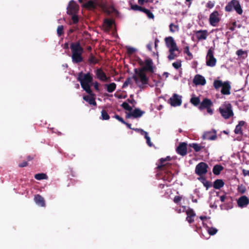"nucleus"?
Returning <instances> with one entry per match:
<instances>
[{"label": "nucleus", "instance_id": "37998d69", "mask_svg": "<svg viewBox=\"0 0 249 249\" xmlns=\"http://www.w3.org/2000/svg\"><path fill=\"white\" fill-rule=\"evenodd\" d=\"M207 231L210 235H213L217 233L218 230L214 227H208Z\"/></svg>", "mask_w": 249, "mask_h": 249}, {"label": "nucleus", "instance_id": "412c9836", "mask_svg": "<svg viewBox=\"0 0 249 249\" xmlns=\"http://www.w3.org/2000/svg\"><path fill=\"white\" fill-rule=\"evenodd\" d=\"M203 137L204 139L209 140H214L216 139L217 136L215 130H213V134L212 132L209 131L204 133Z\"/></svg>", "mask_w": 249, "mask_h": 249}, {"label": "nucleus", "instance_id": "5701e85b", "mask_svg": "<svg viewBox=\"0 0 249 249\" xmlns=\"http://www.w3.org/2000/svg\"><path fill=\"white\" fill-rule=\"evenodd\" d=\"M231 86L228 82H224L222 87L221 93L224 95H228L230 93Z\"/></svg>", "mask_w": 249, "mask_h": 249}, {"label": "nucleus", "instance_id": "49530a36", "mask_svg": "<svg viewBox=\"0 0 249 249\" xmlns=\"http://www.w3.org/2000/svg\"><path fill=\"white\" fill-rule=\"evenodd\" d=\"M63 29V26L60 25L58 26L57 29V33L59 36H60L64 34Z\"/></svg>", "mask_w": 249, "mask_h": 249}, {"label": "nucleus", "instance_id": "ea45409f", "mask_svg": "<svg viewBox=\"0 0 249 249\" xmlns=\"http://www.w3.org/2000/svg\"><path fill=\"white\" fill-rule=\"evenodd\" d=\"M233 8V0L230 1L227 5L225 6V9L227 12H231Z\"/></svg>", "mask_w": 249, "mask_h": 249}, {"label": "nucleus", "instance_id": "c756f323", "mask_svg": "<svg viewBox=\"0 0 249 249\" xmlns=\"http://www.w3.org/2000/svg\"><path fill=\"white\" fill-rule=\"evenodd\" d=\"M223 167L219 164H216L213 166V173L215 175L220 174L221 171L223 170Z\"/></svg>", "mask_w": 249, "mask_h": 249}, {"label": "nucleus", "instance_id": "cd10ccee", "mask_svg": "<svg viewBox=\"0 0 249 249\" xmlns=\"http://www.w3.org/2000/svg\"><path fill=\"white\" fill-rule=\"evenodd\" d=\"M190 103L195 107H199L200 104V100L199 97H196L193 94L190 99Z\"/></svg>", "mask_w": 249, "mask_h": 249}, {"label": "nucleus", "instance_id": "4d7b16f0", "mask_svg": "<svg viewBox=\"0 0 249 249\" xmlns=\"http://www.w3.org/2000/svg\"><path fill=\"white\" fill-rule=\"evenodd\" d=\"M135 130L138 132H140L142 135H144V136L146 135V134L147 133V132L144 131L143 129H142L137 128L135 129Z\"/></svg>", "mask_w": 249, "mask_h": 249}, {"label": "nucleus", "instance_id": "bf43d9fd", "mask_svg": "<svg viewBox=\"0 0 249 249\" xmlns=\"http://www.w3.org/2000/svg\"><path fill=\"white\" fill-rule=\"evenodd\" d=\"M173 66L176 69H178L181 66V63H172Z\"/></svg>", "mask_w": 249, "mask_h": 249}, {"label": "nucleus", "instance_id": "f03ea898", "mask_svg": "<svg viewBox=\"0 0 249 249\" xmlns=\"http://www.w3.org/2000/svg\"><path fill=\"white\" fill-rule=\"evenodd\" d=\"M70 49L73 62H81L83 61L82 54L84 51L79 41L72 42L70 45Z\"/></svg>", "mask_w": 249, "mask_h": 249}, {"label": "nucleus", "instance_id": "ddd939ff", "mask_svg": "<svg viewBox=\"0 0 249 249\" xmlns=\"http://www.w3.org/2000/svg\"><path fill=\"white\" fill-rule=\"evenodd\" d=\"M176 152L178 154L182 156H185L187 152V144L185 142L179 143L176 148Z\"/></svg>", "mask_w": 249, "mask_h": 249}, {"label": "nucleus", "instance_id": "69168bd1", "mask_svg": "<svg viewBox=\"0 0 249 249\" xmlns=\"http://www.w3.org/2000/svg\"><path fill=\"white\" fill-rule=\"evenodd\" d=\"M242 172H243V174L244 176H249V170H247L246 169H243L242 170Z\"/></svg>", "mask_w": 249, "mask_h": 249}, {"label": "nucleus", "instance_id": "c03bdc74", "mask_svg": "<svg viewBox=\"0 0 249 249\" xmlns=\"http://www.w3.org/2000/svg\"><path fill=\"white\" fill-rule=\"evenodd\" d=\"M131 9L134 11H140L141 12L142 11L143 7L139 6L137 4H131Z\"/></svg>", "mask_w": 249, "mask_h": 249}, {"label": "nucleus", "instance_id": "3c124183", "mask_svg": "<svg viewBox=\"0 0 249 249\" xmlns=\"http://www.w3.org/2000/svg\"><path fill=\"white\" fill-rule=\"evenodd\" d=\"M132 80L130 77H128L124 83L123 85V88H125L128 86V85L130 84L131 83Z\"/></svg>", "mask_w": 249, "mask_h": 249}, {"label": "nucleus", "instance_id": "a19ab883", "mask_svg": "<svg viewBox=\"0 0 249 249\" xmlns=\"http://www.w3.org/2000/svg\"><path fill=\"white\" fill-rule=\"evenodd\" d=\"M166 161L165 160V158H161L160 160V164L158 165L157 166V169L159 170H163V168L166 165V164H165L164 162Z\"/></svg>", "mask_w": 249, "mask_h": 249}, {"label": "nucleus", "instance_id": "a878e982", "mask_svg": "<svg viewBox=\"0 0 249 249\" xmlns=\"http://www.w3.org/2000/svg\"><path fill=\"white\" fill-rule=\"evenodd\" d=\"M224 185V182L222 179H217L213 184V187L215 189H220Z\"/></svg>", "mask_w": 249, "mask_h": 249}, {"label": "nucleus", "instance_id": "09e8293b", "mask_svg": "<svg viewBox=\"0 0 249 249\" xmlns=\"http://www.w3.org/2000/svg\"><path fill=\"white\" fill-rule=\"evenodd\" d=\"M71 20L73 24H77L79 21V18L77 14L71 15Z\"/></svg>", "mask_w": 249, "mask_h": 249}, {"label": "nucleus", "instance_id": "5fc2aeb1", "mask_svg": "<svg viewBox=\"0 0 249 249\" xmlns=\"http://www.w3.org/2000/svg\"><path fill=\"white\" fill-rule=\"evenodd\" d=\"M114 118H116L117 120H118L120 122H121L122 123H123V124L125 123V121H124L123 118H122L121 117H120L119 115H118L117 114H115L114 115Z\"/></svg>", "mask_w": 249, "mask_h": 249}, {"label": "nucleus", "instance_id": "f257e3e1", "mask_svg": "<svg viewBox=\"0 0 249 249\" xmlns=\"http://www.w3.org/2000/svg\"><path fill=\"white\" fill-rule=\"evenodd\" d=\"M77 80L80 83L82 89L89 95H94L90 89V84L92 82L93 77L89 73H84L82 72L78 74Z\"/></svg>", "mask_w": 249, "mask_h": 249}, {"label": "nucleus", "instance_id": "20e7f679", "mask_svg": "<svg viewBox=\"0 0 249 249\" xmlns=\"http://www.w3.org/2000/svg\"><path fill=\"white\" fill-rule=\"evenodd\" d=\"M127 55L132 62H152L150 58H147L142 60L140 56L137 53V50L133 47H127Z\"/></svg>", "mask_w": 249, "mask_h": 249}, {"label": "nucleus", "instance_id": "de8ad7c7", "mask_svg": "<svg viewBox=\"0 0 249 249\" xmlns=\"http://www.w3.org/2000/svg\"><path fill=\"white\" fill-rule=\"evenodd\" d=\"M169 28L170 31L171 32L174 33L175 31V30H176L177 31L178 30V26L174 25L173 23H171L169 25Z\"/></svg>", "mask_w": 249, "mask_h": 249}, {"label": "nucleus", "instance_id": "b1692460", "mask_svg": "<svg viewBox=\"0 0 249 249\" xmlns=\"http://www.w3.org/2000/svg\"><path fill=\"white\" fill-rule=\"evenodd\" d=\"M206 62H216V59L214 57L213 51L209 49L206 56Z\"/></svg>", "mask_w": 249, "mask_h": 249}, {"label": "nucleus", "instance_id": "6e6552de", "mask_svg": "<svg viewBox=\"0 0 249 249\" xmlns=\"http://www.w3.org/2000/svg\"><path fill=\"white\" fill-rule=\"evenodd\" d=\"M221 19L220 14L217 11H214L209 17V21L211 25L215 27L217 26Z\"/></svg>", "mask_w": 249, "mask_h": 249}, {"label": "nucleus", "instance_id": "13d9d810", "mask_svg": "<svg viewBox=\"0 0 249 249\" xmlns=\"http://www.w3.org/2000/svg\"><path fill=\"white\" fill-rule=\"evenodd\" d=\"M28 163L27 161H24L22 163L19 164L18 166L20 167H26L28 165Z\"/></svg>", "mask_w": 249, "mask_h": 249}, {"label": "nucleus", "instance_id": "dca6fc26", "mask_svg": "<svg viewBox=\"0 0 249 249\" xmlns=\"http://www.w3.org/2000/svg\"><path fill=\"white\" fill-rule=\"evenodd\" d=\"M237 203L240 208L246 207L249 204V199L246 196H242L237 200Z\"/></svg>", "mask_w": 249, "mask_h": 249}, {"label": "nucleus", "instance_id": "603ef678", "mask_svg": "<svg viewBox=\"0 0 249 249\" xmlns=\"http://www.w3.org/2000/svg\"><path fill=\"white\" fill-rule=\"evenodd\" d=\"M181 199H182L181 196H176L174 197L173 201L175 203L178 204V203L180 202V201H181Z\"/></svg>", "mask_w": 249, "mask_h": 249}, {"label": "nucleus", "instance_id": "1a4fd4ad", "mask_svg": "<svg viewBox=\"0 0 249 249\" xmlns=\"http://www.w3.org/2000/svg\"><path fill=\"white\" fill-rule=\"evenodd\" d=\"M208 168V165L207 163L204 162H201L196 165L195 169V173L199 176H203L207 173Z\"/></svg>", "mask_w": 249, "mask_h": 249}, {"label": "nucleus", "instance_id": "4c0bfd02", "mask_svg": "<svg viewBox=\"0 0 249 249\" xmlns=\"http://www.w3.org/2000/svg\"><path fill=\"white\" fill-rule=\"evenodd\" d=\"M110 118L109 115L108 114L107 111L103 109L101 111V119L103 120H108Z\"/></svg>", "mask_w": 249, "mask_h": 249}, {"label": "nucleus", "instance_id": "0eeeda50", "mask_svg": "<svg viewBox=\"0 0 249 249\" xmlns=\"http://www.w3.org/2000/svg\"><path fill=\"white\" fill-rule=\"evenodd\" d=\"M213 106V103L212 101L210 99L205 98L200 103V106L198 107V109L200 110L206 109L207 112L212 115L213 113V110L212 109Z\"/></svg>", "mask_w": 249, "mask_h": 249}, {"label": "nucleus", "instance_id": "39448f33", "mask_svg": "<svg viewBox=\"0 0 249 249\" xmlns=\"http://www.w3.org/2000/svg\"><path fill=\"white\" fill-rule=\"evenodd\" d=\"M135 74L133 76V78L136 83H138L139 80L142 85H146L148 84L149 78L147 76L146 74L141 71L140 69H135Z\"/></svg>", "mask_w": 249, "mask_h": 249}, {"label": "nucleus", "instance_id": "f704fd0d", "mask_svg": "<svg viewBox=\"0 0 249 249\" xmlns=\"http://www.w3.org/2000/svg\"><path fill=\"white\" fill-rule=\"evenodd\" d=\"M234 10L239 15H241L243 13V10L241 8L240 5L237 1L234 0Z\"/></svg>", "mask_w": 249, "mask_h": 249}, {"label": "nucleus", "instance_id": "e2e57ef3", "mask_svg": "<svg viewBox=\"0 0 249 249\" xmlns=\"http://www.w3.org/2000/svg\"><path fill=\"white\" fill-rule=\"evenodd\" d=\"M94 84V87L95 88V89L98 91L99 90V83L97 82H95L93 83Z\"/></svg>", "mask_w": 249, "mask_h": 249}, {"label": "nucleus", "instance_id": "c9c22d12", "mask_svg": "<svg viewBox=\"0 0 249 249\" xmlns=\"http://www.w3.org/2000/svg\"><path fill=\"white\" fill-rule=\"evenodd\" d=\"M107 90L108 92H112L113 91L115 90L116 85V84L114 83H111L109 84H107Z\"/></svg>", "mask_w": 249, "mask_h": 249}, {"label": "nucleus", "instance_id": "680f3d73", "mask_svg": "<svg viewBox=\"0 0 249 249\" xmlns=\"http://www.w3.org/2000/svg\"><path fill=\"white\" fill-rule=\"evenodd\" d=\"M227 197H230L228 196H220V200L222 202H224L225 201L226 202Z\"/></svg>", "mask_w": 249, "mask_h": 249}, {"label": "nucleus", "instance_id": "774afa93", "mask_svg": "<svg viewBox=\"0 0 249 249\" xmlns=\"http://www.w3.org/2000/svg\"><path fill=\"white\" fill-rule=\"evenodd\" d=\"M63 48L65 50H68L69 48L68 42H66L64 44Z\"/></svg>", "mask_w": 249, "mask_h": 249}, {"label": "nucleus", "instance_id": "79ce46f5", "mask_svg": "<svg viewBox=\"0 0 249 249\" xmlns=\"http://www.w3.org/2000/svg\"><path fill=\"white\" fill-rule=\"evenodd\" d=\"M223 85L224 83L220 80H216L213 82V86L216 89H218L221 87L222 88Z\"/></svg>", "mask_w": 249, "mask_h": 249}, {"label": "nucleus", "instance_id": "9d476101", "mask_svg": "<svg viewBox=\"0 0 249 249\" xmlns=\"http://www.w3.org/2000/svg\"><path fill=\"white\" fill-rule=\"evenodd\" d=\"M141 64H144L141 65L139 68L141 71L144 72L147 75H151L156 70V67L153 65V63H140Z\"/></svg>", "mask_w": 249, "mask_h": 249}, {"label": "nucleus", "instance_id": "7c9ffc66", "mask_svg": "<svg viewBox=\"0 0 249 249\" xmlns=\"http://www.w3.org/2000/svg\"><path fill=\"white\" fill-rule=\"evenodd\" d=\"M114 22L113 20L110 19H105L104 20V24L105 26L108 29H111L113 26Z\"/></svg>", "mask_w": 249, "mask_h": 249}, {"label": "nucleus", "instance_id": "aec40b11", "mask_svg": "<svg viewBox=\"0 0 249 249\" xmlns=\"http://www.w3.org/2000/svg\"><path fill=\"white\" fill-rule=\"evenodd\" d=\"M221 207L222 209L226 210L232 209L233 207L232 197H227V201L224 204L221 205Z\"/></svg>", "mask_w": 249, "mask_h": 249}, {"label": "nucleus", "instance_id": "f8f14e48", "mask_svg": "<svg viewBox=\"0 0 249 249\" xmlns=\"http://www.w3.org/2000/svg\"><path fill=\"white\" fill-rule=\"evenodd\" d=\"M169 103L173 107L179 106L182 103L181 96L174 93L169 99Z\"/></svg>", "mask_w": 249, "mask_h": 249}, {"label": "nucleus", "instance_id": "052dcab7", "mask_svg": "<svg viewBox=\"0 0 249 249\" xmlns=\"http://www.w3.org/2000/svg\"><path fill=\"white\" fill-rule=\"evenodd\" d=\"M148 2H149L148 0H138V3L141 5H143L144 2L147 3Z\"/></svg>", "mask_w": 249, "mask_h": 249}, {"label": "nucleus", "instance_id": "473e14b6", "mask_svg": "<svg viewBox=\"0 0 249 249\" xmlns=\"http://www.w3.org/2000/svg\"><path fill=\"white\" fill-rule=\"evenodd\" d=\"M238 57L240 58L244 59L248 56L247 51L239 50L236 52Z\"/></svg>", "mask_w": 249, "mask_h": 249}, {"label": "nucleus", "instance_id": "2f4dec72", "mask_svg": "<svg viewBox=\"0 0 249 249\" xmlns=\"http://www.w3.org/2000/svg\"><path fill=\"white\" fill-rule=\"evenodd\" d=\"M184 53L186 54V59L188 60H191L193 56L192 53L189 51V47L188 46H186L184 49Z\"/></svg>", "mask_w": 249, "mask_h": 249}, {"label": "nucleus", "instance_id": "6ab92c4d", "mask_svg": "<svg viewBox=\"0 0 249 249\" xmlns=\"http://www.w3.org/2000/svg\"><path fill=\"white\" fill-rule=\"evenodd\" d=\"M34 200L36 203L40 207L45 206V202L44 198L40 195L35 196Z\"/></svg>", "mask_w": 249, "mask_h": 249}, {"label": "nucleus", "instance_id": "a211bd4d", "mask_svg": "<svg viewBox=\"0 0 249 249\" xmlns=\"http://www.w3.org/2000/svg\"><path fill=\"white\" fill-rule=\"evenodd\" d=\"M193 82L196 85H204L206 81L203 76L200 75H196L193 80Z\"/></svg>", "mask_w": 249, "mask_h": 249}, {"label": "nucleus", "instance_id": "72a5a7b5", "mask_svg": "<svg viewBox=\"0 0 249 249\" xmlns=\"http://www.w3.org/2000/svg\"><path fill=\"white\" fill-rule=\"evenodd\" d=\"M189 146L193 148L195 151L196 152L200 151L202 148L204 147V146H201L196 143L190 144Z\"/></svg>", "mask_w": 249, "mask_h": 249}, {"label": "nucleus", "instance_id": "e433bc0d", "mask_svg": "<svg viewBox=\"0 0 249 249\" xmlns=\"http://www.w3.org/2000/svg\"><path fill=\"white\" fill-rule=\"evenodd\" d=\"M35 178L37 180H42L47 179L48 177L46 174L44 173H38L35 175Z\"/></svg>", "mask_w": 249, "mask_h": 249}, {"label": "nucleus", "instance_id": "bb28decb", "mask_svg": "<svg viewBox=\"0 0 249 249\" xmlns=\"http://www.w3.org/2000/svg\"><path fill=\"white\" fill-rule=\"evenodd\" d=\"M83 99L86 102H88L90 105L94 106H96L97 105L95 98L93 97H90L89 95H85L83 96Z\"/></svg>", "mask_w": 249, "mask_h": 249}, {"label": "nucleus", "instance_id": "393cba45", "mask_svg": "<svg viewBox=\"0 0 249 249\" xmlns=\"http://www.w3.org/2000/svg\"><path fill=\"white\" fill-rule=\"evenodd\" d=\"M245 122L243 121H241L239 122L238 125L236 126L235 128L234 129V133L239 134L241 135H243V132L242 130V127L245 124Z\"/></svg>", "mask_w": 249, "mask_h": 249}, {"label": "nucleus", "instance_id": "c85d7f7f", "mask_svg": "<svg viewBox=\"0 0 249 249\" xmlns=\"http://www.w3.org/2000/svg\"><path fill=\"white\" fill-rule=\"evenodd\" d=\"M97 76L98 78L103 81H107V77L105 73V72L101 70H98L97 71Z\"/></svg>", "mask_w": 249, "mask_h": 249}, {"label": "nucleus", "instance_id": "0e129e2a", "mask_svg": "<svg viewBox=\"0 0 249 249\" xmlns=\"http://www.w3.org/2000/svg\"><path fill=\"white\" fill-rule=\"evenodd\" d=\"M153 45V43L152 42L149 43L147 45H146V47L147 48V49L151 51V50H152V46Z\"/></svg>", "mask_w": 249, "mask_h": 249}, {"label": "nucleus", "instance_id": "a18cd8bd", "mask_svg": "<svg viewBox=\"0 0 249 249\" xmlns=\"http://www.w3.org/2000/svg\"><path fill=\"white\" fill-rule=\"evenodd\" d=\"M121 106H122V107H123L124 109H125V110H128V111H131L132 110V107H130V106L129 105V104H128L127 103L125 102H124V103L122 104Z\"/></svg>", "mask_w": 249, "mask_h": 249}, {"label": "nucleus", "instance_id": "338daca9", "mask_svg": "<svg viewBox=\"0 0 249 249\" xmlns=\"http://www.w3.org/2000/svg\"><path fill=\"white\" fill-rule=\"evenodd\" d=\"M127 101L128 103H130V104H134V103H136L135 100L134 99H133V98H132V99H128L127 100Z\"/></svg>", "mask_w": 249, "mask_h": 249}, {"label": "nucleus", "instance_id": "423d86ee", "mask_svg": "<svg viewBox=\"0 0 249 249\" xmlns=\"http://www.w3.org/2000/svg\"><path fill=\"white\" fill-rule=\"evenodd\" d=\"M221 116L225 119H229L233 115L231 105L225 103L219 108Z\"/></svg>", "mask_w": 249, "mask_h": 249}, {"label": "nucleus", "instance_id": "9b49d317", "mask_svg": "<svg viewBox=\"0 0 249 249\" xmlns=\"http://www.w3.org/2000/svg\"><path fill=\"white\" fill-rule=\"evenodd\" d=\"M79 10V6L73 0L70 1L67 7V14L69 15L77 14Z\"/></svg>", "mask_w": 249, "mask_h": 249}, {"label": "nucleus", "instance_id": "7ed1b4c3", "mask_svg": "<svg viewBox=\"0 0 249 249\" xmlns=\"http://www.w3.org/2000/svg\"><path fill=\"white\" fill-rule=\"evenodd\" d=\"M165 42L167 47L169 48V54L168 58L169 60H172L178 56L180 52L173 37H166Z\"/></svg>", "mask_w": 249, "mask_h": 249}, {"label": "nucleus", "instance_id": "f3484780", "mask_svg": "<svg viewBox=\"0 0 249 249\" xmlns=\"http://www.w3.org/2000/svg\"><path fill=\"white\" fill-rule=\"evenodd\" d=\"M195 34L198 40H205L208 36V31L206 30L196 31Z\"/></svg>", "mask_w": 249, "mask_h": 249}, {"label": "nucleus", "instance_id": "864d4df0", "mask_svg": "<svg viewBox=\"0 0 249 249\" xmlns=\"http://www.w3.org/2000/svg\"><path fill=\"white\" fill-rule=\"evenodd\" d=\"M214 6V3L212 1H209L206 4V7L209 9L213 8Z\"/></svg>", "mask_w": 249, "mask_h": 249}, {"label": "nucleus", "instance_id": "8fccbe9b", "mask_svg": "<svg viewBox=\"0 0 249 249\" xmlns=\"http://www.w3.org/2000/svg\"><path fill=\"white\" fill-rule=\"evenodd\" d=\"M238 191L241 194H244L246 191V187L243 185H241L237 188Z\"/></svg>", "mask_w": 249, "mask_h": 249}, {"label": "nucleus", "instance_id": "4be33fe9", "mask_svg": "<svg viewBox=\"0 0 249 249\" xmlns=\"http://www.w3.org/2000/svg\"><path fill=\"white\" fill-rule=\"evenodd\" d=\"M97 6V3L92 0H89L83 4V7L89 9H95Z\"/></svg>", "mask_w": 249, "mask_h": 249}, {"label": "nucleus", "instance_id": "2eb2a0df", "mask_svg": "<svg viewBox=\"0 0 249 249\" xmlns=\"http://www.w3.org/2000/svg\"><path fill=\"white\" fill-rule=\"evenodd\" d=\"M187 217L186 218V221L190 224L194 222V217L196 216V214L193 209L189 208L186 211Z\"/></svg>", "mask_w": 249, "mask_h": 249}, {"label": "nucleus", "instance_id": "4468645a", "mask_svg": "<svg viewBox=\"0 0 249 249\" xmlns=\"http://www.w3.org/2000/svg\"><path fill=\"white\" fill-rule=\"evenodd\" d=\"M144 113V111L141 110L139 108H135L132 112L126 114V118H130L131 117L134 118H140Z\"/></svg>", "mask_w": 249, "mask_h": 249}, {"label": "nucleus", "instance_id": "6e6d98bb", "mask_svg": "<svg viewBox=\"0 0 249 249\" xmlns=\"http://www.w3.org/2000/svg\"><path fill=\"white\" fill-rule=\"evenodd\" d=\"M203 185L206 188V189L208 190L209 188L212 186V183L209 181H205V183H204Z\"/></svg>", "mask_w": 249, "mask_h": 249}, {"label": "nucleus", "instance_id": "58836bf2", "mask_svg": "<svg viewBox=\"0 0 249 249\" xmlns=\"http://www.w3.org/2000/svg\"><path fill=\"white\" fill-rule=\"evenodd\" d=\"M142 12L145 13L149 18L153 19L154 18V14L149 10L143 7Z\"/></svg>", "mask_w": 249, "mask_h": 249}]
</instances>
